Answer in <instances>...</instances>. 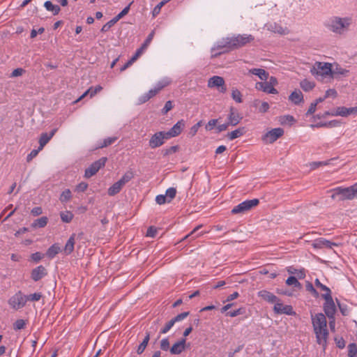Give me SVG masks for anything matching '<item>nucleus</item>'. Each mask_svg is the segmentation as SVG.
Wrapping results in <instances>:
<instances>
[{
	"mask_svg": "<svg viewBox=\"0 0 357 357\" xmlns=\"http://www.w3.org/2000/svg\"><path fill=\"white\" fill-rule=\"evenodd\" d=\"M312 322L318 344H325L328 333L326 328L327 322L324 314L319 313L312 315Z\"/></svg>",
	"mask_w": 357,
	"mask_h": 357,
	"instance_id": "obj_1",
	"label": "nucleus"
},
{
	"mask_svg": "<svg viewBox=\"0 0 357 357\" xmlns=\"http://www.w3.org/2000/svg\"><path fill=\"white\" fill-rule=\"evenodd\" d=\"M352 22L353 18L351 16L344 17L333 16L329 20L328 27L332 32L342 35L349 29Z\"/></svg>",
	"mask_w": 357,
	"mask_h": 357,
	"instance_id": "obj_2",
	"label": "nucleus"
},
{
	"mask_svg": "<svg viewBox=\"0 0 357 357\" xmlns=\"http://www.w3.org/2000/svg\"><path fill=\"white\" fill-rule=\"evenodd\" d=\"M253 40L254 37L250 34L238 35L236 36L227 38L218 45V48L227 47L229 50L237 49L251 43Z\"/></svg>",
	"mask_w": 357,
	"mask_h": 357,
	"instance_id": "obj_3",
	"label": "nucleus"
},
{
	"mask_svg": "<svg viewBox=\"0 0 357 357\" xmlns=\"http://www.w3.org/2000/svg\"><path fill=\"white\" fill-rule=\"evenodd\" d=\"M332 65L329 63L316 62L310 70L312 75L317 79H322L326 76L331 77Z\"/></svg>",
	"mask_w": 357,
	"mask_h": 357,
	"instance_id": "obj_4",
	"label": "nucleus"
},
{
	"mask_svg": "<svg viewBox=\"0 0 357 357\" xmlns=\"http://www.w3.org/2000/svg\"><path fill=\"white\" fill-rule=\"evenodd\" d=\"M334 193L332 195V199L339 197L341 200L352 199L356 197L352 185L349 188H337L333 190Z\"/></svg>",
	"mask_w": 357,
	"mask_h": 357,
	"instance_id": "obj_5",
	"label": "nucleus"
},
{
	"mask_svg": "<svg viewBox=\"0 0 357 357\" xmlns=\"http://www.w3.org/2000/svg\"><path fill=\"white\" fill-rule=\"evenodd\" d=\"M259 201L257 199H253L243 202L242 203L239 204L231 210V213H243L250 210L253 207L257 206L259 204Z\"/></svg>",
	"mask_w": 357,
	"mask_h": 357,
	"instance_id": "obj_6",
	"label": "nucleus"
},
{
	"mask_svg": "<svg viewBox=\"0 0 357 357\" xmlns=\"http://www.w3.org/2000/svg\"><path fill=\"white\" fill-rule=\"evenodd\" d=\"M322 296L325 299L324 305V312L329 319H333L336 309L331 294L326 293L323 294Z\"/></svg>",
	"mask_w": 357,
	"mask_h": 357,
	"instance_id": "obj_7",
	"label": "nucleus"
},
{
	"mask_svg": "<svg viewBox=\"0 0 357 357\" xmlns=\"http://www.w3.org/2000/svg\"><path fill=\"white\" fill-rule=\"evenodd\" d=\"M107 160V158L103 157L93 162L87 169H86L84 176L89 178L95 175L100 168L105 166Z\"/></svg>",
	"mask_w": 357,
	"mask_h": 357,
	"instance_id": "obj_8",
	"label": "nucleus"
},
{
	"mask_svg": "<svg viewBox=\"0 0 357 357\" xmlns=\"http://www.w3.org/2000/svg\"><path fill=\"white\" fill-rule=\"evenodd\" d=\"M284 135V130L281 128L272 129L267 132L263 137L262 140L265 144H272Z\"/></svg>",
	"mask_w": 357,
	"mask_h": 357,
	"instance_id": "obj_9",
	"label": "nucleus"
},
{
	"mask_svg": "<svg viewBox=\"0 0 357 357\" xmlns=\"http://www.w3.org/2000/svg\"><path fill=\"white\" fill-rule=\"evenodd\" d=\"M26 303V298L21 291L17 292L8 301L9 305L15 310H19L23 307Z\"/></svg>",
	"mask_w": 357,
	"mask_h": 357,
	"instance_id": "obj_10",
	"label": "nucleus"
},
{
	"mask_svg": "<svg viewBox=\"0 0 357 357\" xmlns=\"http://www.w3.org/2000/svg\"><path fill=\"white\" fill-rule=\"evenodd\" d=\"M208 87H217L220 93H225L227 91L224 78L218 75L213 76L208 80Z\"/></svg>",
	"mask_w": 357,
	"mask_h": 357,
	"instance_id": "obj_11",
	"label": "nucleus"
},
{
	"mask_svg": "<svg viewBox=\"0 0 357 357\" xmlns=\"http://www.w3.org/2000/svg\"><path fill=\"white\" fill-rule=\"evenodd\" d=\"M166 139L165 132H158L155 133L149 140V146L155 149L162 146Z\"/></svg>",
	"mask_w": 357,
	"mask_h": 357,
	"instance_id": "obj_12",
	"label": "nucleus"
},
{
	"mask_svg": "<svg viewBox=\"0 0 357 357\" xmlns=\"http://www.w3.org/2000/svg\"><path fill=\"white\" fill-rule=\"evenodd\" d=\"M312 247L315 249H322V248H328L332 249L333 246H340L341 245V243H335V242H331L328 240H326L323 238H320L318 239H316L314 241V242L312 244Z\"/></svg>",
	"mask_w": 357,
	"mask_h": 357,
	"instance_id": "obj_13",
	"label": "nucleus"
},
{
	"mask_svg": "<svg viewBox=\"0 0 357 357\" xmlns=\"http://www.w3.org/2000/svg\"><path fill=\"white\" fill-rule=\"evenodd\" d=\"M357 113V107L347 108L345 107H337L335 109L331 111V116H347L352 114Z\"/></svg>",
	"mask_w": 357,
	"mask_h": 357,
	"instance_id": "obj_14",
	"label": "nucleus"
},
{
	"mask_svg": "<svg viewBox=\"0 0 357 357\" xmlns=\"http://www.w3.org/2000/svg\"><path fill=\"white\" fill-rule=\"evenodd\" d=\"M273 310L276 314H285L291 315L294 314L292 307L289 305H284L280 302L279 299L275 303Z\"/></svg>",
	"mask_w": 357,
	"mask_h": 357,
	"instance_id": "obj_15",
	"label": "nucleus"
},
{
	"mask_svg": "<svg viewBox=\"0 0 357 357\" xmlns=\"http://www.w3.org/2000/svg\"><path fill=\"white\" fill-rule=\"evenodd\" d=\"M184 126L185 123L183 120L178 121L168 132H165L166 139L178 136L183 130Z\"/></svg>",
	"mask_w": 357,
	"mask_h": 357,
	"instance_id": "obj_16",
	"label": "nucleus"
},
{
	"mask_svg": "<svg viewBox=\"0 0 357 357\" xmlns=\"http://www.w3.org/2000/svg\"><path fill=\"white\" fill-rule=\"evenodd\" d=\"M185 338H182L175 342L170 348V353L174 355H178L185 349Z\"/></svg>",
	"mask_w": 357,
	"mask_h": 357,
	"instance_id": "obj_17",
	"label": "nucleus"
},
{
	"mask_svg": "<svg viewBox=\"0 0 357 357\" xmlns=\"http://www.w3.org/2000/svg\"><path fill=\"white\" fill-rule=\"evenodd\" d=\"M57 129H53L50 133L43 132L39 138V150H42L55 135Z\"/></svg>",
	"mask_w": 357,
	"mask_h": 357,
	"instance_id": "obj_18",
	"label": "nucleus"
},
{
	"mask_svg": "<svg viewBox=\"0 0 357 357\" xmlns=\"http://www.w3.org/2000/svg\"><path fill=\"white\" fill-rule=\"evenodd\" d=\"M255 88L267 93L277 94L278 93L275 87L270 86L268 82H257Z\"/></svg>",
	"mask_w": 357,
	"mask_h": 357,
	"instance_id": "obj_19",
	"label": "nucleus"
},
{
	"mask_svg": "<svg viewBox=\"0 0 357 357\" xmlns=\"http://www.w3.org/2000/svg\"><path fill=\"white\" fill-rule=\"evenodd\" d=\"M47 275V271L43 266H39L31 271V278L34 281H38Z\"/></svg>",
	"mask_w": 357,
	"mask_h": 357,
	"instance_id": "obj_20",
	"label": "nucleus"
},
{
	"mask_svg": "<svg viewBox=\"0 0 357 357\" xmlns=\"http://www.w3.org/2000/svg\"><path fill=\"white\" fill-rule=\"evenodd\" d=\"M242 119V117L237 112V111L234 108H230V112L228 116V121L231 126H236Z\"/></svg>",
	"mask_w": 357,
	"mask_h": 357,
	"instance_id": "obj_21",
	"label": "nucleus"
},
{
	"mask_svg": "<svg viewBox=\"0 0 357 357\" xmlns=\"http://www.w3.org/2000/svg\"><path fill=\"white\" fill-rule=\"evenodd\" d=\"M331 77L340 78V77L347 76L349 70L342 68L339 65H336L335 68L331 67Z\"/></svg>",
	"mask_w": 357,
	"mask_h": 357,
	"instance_id": "obj_22",
	"label": "nucleus"
},
{
	"mask_svg": "<svg viewBox=\"0 0 357 357\" xmlns=\"http://www.w3.org/2000/svg\"><path fill=\"white\" fill-rule=\"evenodd\" d=\"M258 296L264 301L271 303H275L278 300V298L276 296L266 290L259 291Z\"/></svg>",
	"mask_w": 357,
	"mask_h": 357,
	"instance_id": "obj_23",
	"label": "nucleus"
},
{
	"mask_svg": "<svg viewBox=\"0 0 357 357\" xmlns=\"http://www.w3.org/2000/svg\"><path fill=\"white\" fill-rule=\"evenodd\" d=\"M248 73L257 75L261 80L266 81L268 78V73L261 68H252Z\"/></svg>",
	"mask_w": 357,
	"mask_h": 357,
	"instance_id": "obj_24",
	"label": "nucleus"
},
{
	"mask_svg": "<svg viewBox=\"0 0 357 357\" xmlns=\"http://www.w3.org/2000/svg\"><path fill=\"white\" fill-rule=\"evenodd\" d=\"M289 99L295 105H298L303 101V96L301 91L297 90L291 93Z\"/></svg>",
	"mask_w": 357,
	"mask_h": 357,
	"instance_id": "obj_25",
	"label": "nucleus"
},
{
	"mask_svg": "<svg viewBox=\"0 0 357 357\" xmlns=\"http://www.w3.org/2000/svg\"><path fill=\"white\" fill-rule=\"evenodd\" d=\"M268 29L280 35H286L289 33V30L287 28H284L277 24H269Z\"/></svg>",
	"mask_w": 357,
	"mask_h": 357,
	"instance_id": "obj_26",
	"label": "nucleus"
},
{
	"mask_svg": "<svg viewBox=\"0 0 357 357\" xmlns=\"http://www.w3.org/2000/svg\"><path fill=\"white\" fill-rule=\"evenodd\" d=\"M158 92L157 90L153 88L148 91V93H145L144 95L142 96L139 100H138V104H143L148 100H149L151 98L154 97L155 95H157Z\"/></svg>",
	"mask_w": 357,
	"mask_h": 357,
	"instance_id": "obj_27",
	"label": "nucleus"
},
{
	"mask_svg": "<svg viewBox=\"0 0 357 357\" xmlns=\"http://www.w3.org/2000/svg\"><path fill=\"white\" fill-rule=\"evenodd\" d=\"M245 128L244 127H241L231 132L227 133V137H228L229 139L233 140L234 139L241 137L245 134Z\"/></svg>",
	"mask_w": 357,
	"mask_h": 357,
	"instance_id": "obj_28",
	"label": "nucleus"
},
{
	"mask_svg": "<svg viewBox=\"0 0 357 357\" xmlns=\"http://www.w3.org/2000/svg\"><path fill=\"white\" fill-rule=\"evenodd\" d=\"M75 236V235L73 234L66 243L63 251L66 255L70 254L74 250Z\"/></svg>",
	"mask_w": 357,
	"mask_h": 357,
	"instance_id": "obj_29",
	"label": "nucleus"
},
{
	"mask_svg": "<svg viewBox=\"0 0 357 357\" xmlns=\"http://www.w3.org/2000/svg\"><path fill=\"white\" fill-rule=\"evenodd\" d=\"M48 222V218L45 216L36 219L32 224V228H43L45 227Z\"/></svg>",
	"mask_w": 357,
	"mask_h": 357,
	"instance_id": "obj_30",
	"label": "nucleus"
},
{
	"mask_svg": "<svg viewBox=\"0 0 357 357\" xmlns=\"http://www.w3.org/2000/svg\"><path fill=\"white\" fill-rule=\"evenodd\" d=\"M300 86L305 91H309L314 89L315 84L314 82H311L305 79L300 82Z\"/></svg>",
	"mask_w": 357,
	"mask_h": 357,
	"instance_id": "obj_31",
	"label": "nucleus"
},
{
	"mask_svg": "<svg viewBox=\"0 0 357 357\" xmlns=\"http://www.w3.org/2000/svg\"><path fill=\"white\" fill-rule=\"evenodd\" d=\"M45 8L49 10L53 13L54 15L59 14L60 11V7L57 5H54L51 1H47L44 3Z\"/></svg>",
	"mask_w": 357,
	"mask_h": 357,
	"instance_id": "obj_32",
	"label": "nucleus"
},
{
	"mask_svg": "<svg viewBox=\"0 0 357 357\" xmlns=\"http://www.w3.org/2000/svg\"><path fill=\"white\" fill-rule=\"evenodd\" d=\"M149 340H150V333L149 332H147L142 342L137 347V353L138 354H141L144 352L146 347H147Z\"/></svg>",
	"mask_w": 357,
	"mask_h": 357,
	"instance_id": "obj_33",
	"label": "nucleus"
},
{
	"mask_svg": "<svg viewBox=\"0 0 357 357\" xmlns=\"http://www.w3.org/2000/svg\"><path fill=\"white\" fill-rule=\"evenodd\" d=\"M122 188L123 187L116 181L108 189L107 193L109 196H114L118 194Z\"/></svg>",
	"mask_w": 357,
	"mask_h": 357,
	"instance_id": "obj_34",
	"label": "nucleus"
},
{
	"mask_svg": "<svg viewBox=\"0 0 357 357\" xmlns=\"http://www.w3.org/2000/svg\"><path fill=\"white\" fill-rule=\"evenodd\" d=\"M287 272L289 274H296L297 277L300 279H303L305 277V273L304 269L296 270L295 268L290 266L287 268Z\"/></svg>",
	"mask_w": 357,
	"mask_h": 357,
	"instance_id": "obj_35",
	"label": "nucleus"
},
{
	"mask_svg": "<svg viewBox=\"0 0 357 357\" xmlns=\"http://www.w3.org/2000/svg\"><path fill=\"white\" fill-rule=\"evenodd\" d=\"M60 251V248L56 244L52 245L47 251L46 255L50 258H53L55 257L56 255H57Z\"/></svg>",
	"mask_w": 357,
	"mask_h": 357,
	"instance_id": "obj_36",
	"label": "nucleus"
},
{
	"mask_svg": "<svg viewBox=\"0 0 357 357\" xmlns=\"http://www.w3.org/2000/svg\"><path fill=\"white\" fill-rule=\"evenodd\" d=\"M231 98L234 101H236L238 103H241L243 102L242 94H241V91L237 89H232Z\"/></svg>",
	"mask_w": 357,
	"mask_h": 357,
	"instance_id": "obj_37",
	"label": "nucleus"
},
{
	"mask_svg": "<svg viewBox=\"0 0 357 357\" xmlns=\"http://www.w3.org/2000/svg\"><path fill=\"white\" fill-rule=\"evenodd\" d=\"M176 190L174 188H169L166 190L165 196L167 198V202H170L176 196Z\"/></svg>",
	"mask_w": 357,
	"mask_h": 357,
	"instance_id": "obj_38",
	"label": "nucleus"
},
{
	"mask_svg": "<svg viewBox=\"0 0 357 357\" xmlns=\"http://www.w3.org/2000/svg\"><path fill=\"white\" fill-rule=\"evenodd\" d=\"M349 357H357V345L355 343L349 344L348 346Z\"/></svg>",
	"mask_w": 357,
	"mask_h": 357,
	"instance_id": "obj_39",
	"label": "nucleus"
},
{
	"mask_svg": "<svg viewBox=\"0 0 357 357\" xmlns=\"http://www.w3.org/2000/svg\"><path fill=\"white\" fill-rule=\"evenodd\" d=\"M70 198L71 192L69 189H67L61 193L59 199L61 202H67L70 199Z\"/></svg>",
	"mask_w": 357,
	"mask_h": 357,
	"instance_id": "obj_40",
	"label": "nucleus"
},
{
	"mask_svg": "<svg viewBox=\"0 0 357 357\" xmlns=\"http://www.w3.org/2000/svg\"><path fill=\"white\" fill-rule=\"evenodd\" d=\"M73 218V214L70 211H66L61 213V218L64 222H70Z\"/></svg>",
	"mask_w": 357,
	"mask_h": 357,
	"instance_id": "obj_41",
	"label": "nucleus"
},
{
	"mask_svg": "<svg viewBox=\"0 0 357 357\" xmlns=\"http://www.w3.org/2000/svg\"><path fill=\"white\" fill-rule=\"evenodd\" d=\"M169 83H170V81L169 79H165L163 80L160 81L154 88L159 93L163 88L168 86L169 84Z\"/></svg>",
	"mask_w": 357,
	"mask_h": 357,
	"instance_id": "obj_42",
	"label": "nucleus"
},
{
	"mask_svg": "<svg viewBox=\"0 0 357 357\" xmlns=\"http://www.w3.org/2000/svg\"><path fill=\"white\" fill-rule=\"evenodd\" d=\"M286 284L287 285H294V287H301V283L298 281L296 278L294 277V276L289 277L287 278V280H286Z\"/></svg>",
	"mask_w": 357,
	"mask_h": 357,
	"instance_id": "obj_43",
	"label": "nucleus"
},
{
	"mask_svg": "<svg viewBox=\"0 0 357 357\" xmlns=\"http://www.w3.org/2000/svg\"><path fill=\"white\" fill-rule=\"evenodd\" d=\"M174 107L173 102L171 100H168L166 102L164 107L161 110V113L163 115H165Z\"/></svg>",
	"mask_w": 357,
	"mask_h": 357,
	"instance_id": "obj_44",
	"label": "nucleus"
},
{
	"mask_svg": "<svg viewBox=\"0 0 357 357\" xmlns=\"http://www.w3.org/2000/svg\"><path fill=\"white\" fill-rule=\"evenodd\" d=\"M116 139L117 138L116 137H107L104 139L103 143L99 146V148L107 147L114 143Z\"/></svg>",
	"mask_w": 357,
	"mask_h": 357,
	"instance_id": "obj_45",
	"label": "nucleus"
},
{
	"mask_svg": "<svg viewBox=\"0 0 357 357\" xmlns=\"http://www.w3.org/2000/svg\"><path fill=\"white\" fill-rule=\"evenodd\" d=\"M25 297L26 298V301H38L41 298L42 295L40 293H34L32 294H29L28 296H25Z\"/></svg>",
	"mask_w": 357,
	"mask_h": 357,
	"instance_id": "obj_46",
	"label": "nucleus"
},
{
	"mask_svg": "<svg viewBox=\"0 0 357 357\" xmlns=\"http://www.w3.org/2000/svg\"><path fill=\"white\" fill-rule=\"evenodd\" d=\"M25 325H26V324H25L24 320L17 319L14 324L13 328L15 331L21 330L24 328Z\"/></svg>",
	"mask_w": 357,
	"mask_h": 357,
	"instance_id": "obj_47",
	"label": "nucleus"
},
{
	"mask_svg": "<svg viewBox=\"0 0 357 357\" xmlns=\"http://www.w3.org/2000/svg\"><path fill=\"white\" fill-rule=\"evenodd\" d=\"M169 342L167 338H164L160 342V349L163 351H170Z\"/></svg>",
	"mask_w": 357,
	"mask_h": 357,
	"instance_id": "obj_48",
	"label": "nucleus"
},
{
	"mask_svg": "<svg viewBox=\"0 0 357 357\" xmlns=\"http://www.w3.org/2000/svg\"><path fill=\"white\" fill-rule=\"evenodd\" d=\"M153 36H154V31H152L151 33H149V35L148 36V37L146 39V40L144 41V43L142 45V46H141L142 49L145 50L147 48V47L149 45L151 41L152 40Z\"/></svg>",
	"mask_w": 357,
	"mask_h": 357,
	"instance_id": "obj_49",
	"label": "nucleus"
},
{
	"mask_svg": "<svg viewBox=\"0 0 357 357\" xmlns=\"http://www.w3.org/2000/svg\"><path fill=\"white\" fill-rule=\"evenodd\" d=\"M245 310L243 308H238L236 310H234V311H230L229 312L227 313V315L231 317H236L238 315H241V314H243L244 313Z\"/></svg>",
	"mask_w": 357,
	"mask_h": 357,
	"instance_id": "obj_50",
	"label": "nucleus"
},
{
	"mask_svg": "<svg viewBox=\"0 0 357 357\" xmlns=\"http://www.w3.org/2000/svg\"><path fill=\"white\" fill-rule=\"evenodd\" d=\"M167 198L165 196V195H159L156 196L155 197V202L158 204H164L165 203L167 202Z\"/></svg>",
	"mask_w": 357,
	"mask_h": 357,
	"instance_id": "obj_51",
	"label": "nucleus"
},
{
	"mask_svg": "<svg viewBox=\"0 0 357 357\" xmlns=\"http://www.w3.org/2000/svg\"><path fill=\"white\" fill-rule=\"evenodd\" d=\"M175 322L174 321L173 319H171L168 323L166 324L165 327L161 330L160 333L162 334H165L167 333L170 328L174 325Z\"/></svg>",
	"mask_w": 357,
	"mask_h": 357,
	"instance_id": "obj_52",
	"label": "nucleus"
},
{
	"mask_svg": "<svg viewBox=\"0 0 357 357\" xmlns=\"http://www.w3.org/2000/svg\"><path fill=\"white\" fill-rule=\"evenodd\" d=\"M134 172L131 170L127 171L121 178H123V180H126V181L129 182L134 178Z\"/></svg>",
	"mask_w": 357,
	"mask_h": 357,
	"instance_id": "obj_53",
	"label": "nucleus"
},
{
	"mask_svg": "<svg viewBox=\"0 0 357 357\" xmlns=\"http://www.w3.org/2000/svg\"><path fill=\"white\" fill-rule=\"evenodd\" d=\"M315 284L317 287L320 288L322 291H326V293H329L331 294V290L326 285L321 284L318 279L315 280Z\"/></svg>",
	"mask_w": 357,
	"mask_h": 357,
	"instance_id": "obj_54",
	"label": "nucleus"
},
{
	"mask_svg": "<svg viewBox=\"0 0 357 357\" xmlns=\"http://www.w3.org/2000/svg\"><path fill=\"white\" fill-rule=\"evenodd\" d=\"M167 1H161L160 2L153 10V12H152V14L155 17L157 15L159 14L160 11V9L161 8L165 5V3L167 2Z\"/></svg>",
	"mask_w": 357,
	"mask_h": 357,
	"instance_id": "obj_55",
	"label": "nucleus"
},
{
	"mask_svg": "<svg viewBox=\"0 0 357 357\" xmlns=\"http://www.w3.org/2000/svg\"><path fill=\"white\" fill-rule=\"evenodd\" d=\"M178 150V146H172L165 150H164V155H168L176 153Z\"/></svg>",
	"mask_w": 357,
	"mask_h": 357,
	"instance_id": "obj_56",
	"label": "nucleus"
},
{
	"mask_svg": "<svg viewBox=\"0 0 357 357\" xmlns=\"http://www.w3.org/2000/svg\"><path fill=\"white\" fill-rule=\"evenodd\" d=\"M202 124V122L200 121L198 123H197L195 125H194L190 129V134L192 136H195L196 135V133L197 132L199 128L201 127Z\"/></svg>",
	"mask_w": 357,
	"mask_h": 357,
	"instance_id": "obj_57",
	"label": "nucleus"
},
{
	"mask_svg": "<svg viewBox=\"0 0 357 357\" xmlns=\"http://www.w3.org/2000/svg\"><path fill=\"white\" fill-rule=\"evenodd\" d=\"M189 314V312H184L183 313H181L176 316L174 318H173L174 321L176 323L177 321H181L186 318Z\"/></svg>",
	"mask_w": 357,
	"mask_h": 357,
	"instance_id": "obj_58",
	"label": "nucleus"
},
{
	"mask_svg": "<svg viewBox=\"0 0 357 357\" xmlns=\"http://www.w3.org/2000/svg\"><path fill=\"white\" fill-rule=\"evenodd\" d=\"M217 122H218L217 119L210 120L205 126L206 130H211L216 126Z\"/></svg>",
	"mask_w": 357,
	"mask_h": 357,
	"instance_id": "obj_59",
	"label": "nucleus"
},
{
	"mask_svg": "<svg viewBox=\"0 0 357 357\" xmlns=\"http://www.w3.org/2000/svg\"><path fill=\"white\" fill-rule=\"evenodd\" d=\"M156 233H157V229L155 227L151 226V227H149L147 232H146V236L149 237L153 238L155 236Z\"/></svg>",
	"mask_w": 357,
	"mask_h": 357,
	"instance_id": "obj_60",
	"label": "nucleus"
},
{
	"mask_svg": "<svg viewBox=\"0 0 357 357\" xmlns=\"http://www.w3.org/2000/svg\"><path fill=\"white\" fill-rule=\"evenodd\" d=\"M337 96V91L333 89H330L326 91L325 98H327L328 97L336 98Z\"/></svg>",
	"mask_w": 357,
	"mask_h": 357,
	"instance_id": "obj_61",
	"label": "nucleus"
},
{
	"mask_svg": "<svg viewBox=\"0 0 357 357\" xmlns=\"http://www.w3.org/2000/svg\"><path fill=\"white\" fill-rule=\"evenodd\" d=\"M40 150L39 148L38 149H34L31 151V153L27 155L26 160L27 162H30L33 158H35Z\"/></svg>",
	"mask_w": 357,
	"mask_h": 357,
	"instance_id": "obj_62",
	"label": "nucleus"
},
{
	"mask_svg": "<svg viewBox=\"0 0 357 357\" xmlns=\"http://www.w3.org/2000/svg\"><path fill=\"white\" fill-rule=\"evenodd\" d=\"M88 188V184L84 182L80 183L76 186V190L77 192H84Z\"/></svg>",
	"mask_w": 357,
	"mask_h": 357,
	"instance_id": "obj_63",
	"label": "nucleus"
},
{
	"mask_svg": "<svg viewBox=\"0 0 357 357\" xmlns=\"http://www.w3.org/2000/svg\"><path fill=\"white\" fill-rule=\"evenodd\" d=\"M269 109V105L266 102H262L260 107H259V111L261 113L266 112Z\"/></svg>",
	"mask_w": 357,
	"mask_h": 357,
	"instance_id": "obj_64",
	"label": "nucleus"
}]
</instances>
